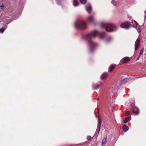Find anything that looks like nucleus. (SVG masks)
<instances>
[{
    "label": "nucleus",
    "mask_w": 146,
    "mask_h": 146,
    "mask_svg": "<svg viewBox=\"0 0 146 146\" xmlns=\"http://www.w3.org/2000/svg\"><path fill=\"white\" fill-rule=\"evenodd\" d=\"M98 35H99V37L100 39H103L105 38L106 34L105 32L100 33L97 30H95L82 36V37L84 39L88 41L89 50L90 52H94L99 46L98 43L94 42L91 40L92 38H94Z\"/></svg>",
    "instance_id": "f257e3e1"
},
{
    "label": "nucleus",
    "mask_w": 146,
    "mask_h": 146,
    "mask_svg": "<svg viewBox=\"0 0 146 146\" xmlns=\"http://www.w3.org/2000/svg\"><path fill=\"white\" fill-rule=\"evenodd\" d=\"M101 26L102 28H105L106 30L109 32H114L117 29V27L112 24L102 23L101 24Z\"/></svg>",
    "instance_id": "f03ea898"
},
{
    "label": "nucleus",
    "mask_w": 146,
    "mask_h": 146,
    "mask_svg": "<svg viewBox=\"0 0 146 146\" xmlns=\"http://www.w3.org/2000/svg\"><path fill=\"white\" fill-rule=\"evenodd\" d=\"M74 26L77 29H84L87 28L86 23L83 20H78L74 23Z\"/></svg>",
    "instance_id": "7ed1b4c3"
},
{
    "label": "nucleus",
    "mask_w": 146,
    "mask_h": 146,
    "mask_svg": "<svg viewBox=\"0 0 146 146\" xmlns=\"http://www.w3.org/2000/svg\"><path fill=\"white\" fill-rule=\"evenodd\" d=\"M120 27L121 28L128 29L130 27V23L128 21L122 22L121 24Z\"/></svg>",
    "instance_id": "20e7f679"
},
{
    "label": "nucleus",
    "mask_w": 146,
    "mask_h": 146,
    "mask_svg": "<svg viewBox=\"0 0 146 146\" xmlns=\"http://www.w3.org/2000/svg\"><path fill=\"white\" fill-rule=\"evenodd\" d=\"M87 12L90 13L92 11V7L91 5L90 4H87L85 6Z\"/></svg>",
    "instance_id": "39448f33"
},
{
    "label": "nucleus",
    "mask_w": 146,
    "mask_h": 146,
    "mask_svg": "<svg viewBox=\"0 0 146 146\" xmlns=\"http://www.w3.org/2000/svg\"><path fill=\"white\" fill-rule=\"evenodd\" d=\"M131 59V58H129L127 57H124L121 61L123 63H126L129 62Z\"/></svg>",
    "instance_id": "423d86ee"
},
{
    "label": "nucleus",
    "mask_w": 146,
    "mask_h": 146,
    "mask_svg": "<svg viewBox=\"0 0 146 146\" xmlns=\"http://www.w3.org/2000/svg\"><path fill=\"white\" fill-rule=\"evenodd\" d=\"M132 110L133 112L135 115H136L139 113V110L137 107H133Z\"/></svg>",
    "instance_id": "0eeeda50"
},
{
    "label": "nucleus",
    "mask_w": 146,
    "mask_h": 146,
    "mask_svg": "<svg viewBox=\"0 0 146 146\" xmlns=\"http://www.w3.org/2000/svg\"><path fill=\"white\" fill-rule=\"evenodd\" d=\"M88 19L89 22L92 23L93 24H94L95 20L92 16H89L88 17Z\"/></svg>",
    "instance_id": "6e6552de"
},
{
    "label": "nucleus",
    "mask_w": 146,
    "mask_h": 146,
    "mask_svg": "<svg viewBox=\"0 0 146 146\" xmlns=\"http://www.w3.org/2000/svg\"><path fill=\"white\" fill-rule=\"evenodd\" d=\"M139 42H140L138 38H137L135 42V51L136 50H137V49L139 47Z\"/></svg>",
    "instance_id": "1a4fd4ad"
},
{
    "label": "nucleus",
    "mask_w": 146,
    "mask_h": 146,
    "mask_svg": "<svg viewBox=\"0 0 146 146\" xmlns=\"http://www.w3.org/2000/svg\"><path fill=\"white\" fill-rule=\"evenodd\" d=\"M102 85V83H101L100 84H94L92 85V88L93 90H96L98 89L100 87V86Z\"/></svg>",
    "instance_id": "9d476101"
},
{
    "label": "nucleus",
    "mask_w": 146,
    "mask_h": 146,
    "mask_svg": "<svg viewBox=\"0 0 146 146\" xmlns=\"http://www.w3.org/2000/svg\"><path fill=\"white\" fill-rule=\"evenodd\" d=\"M98 131H99L101 127L102 123V121L101 119L99 117H98Z\"/></svg>",
    "instance_id": "9b49d317"
},
{
    "label": "nucleus",
    "mask_w": 146,
    "mask_h": 146,
    "mask_svg": "<svg viewBox=\"0 0 146 146\" xmlns=\"http://www.w3.org/2000/svg\"><path fill=\"white\" fill-rule=\"evenodd\" d=\"M112 40V37L111 36L109 37L104 42L106 44H107L110 42Z\"/></svg>",
    "instance_id": "f8f14e48"
},
{
    "label": "nucleus",
    "mask_w": 146,
    "mask_h": 146,
    "mask_svg": "<svg viewBox=\"0 0 146 146\" xmlns=\"http://www.w3.org/2000/svg\"><path fill=\"white\" fill-rule=\"evenodd\" d=\"M122 129L125 132H126L128 130L129 128L128 126H126V125H123Z\"/></svg>",
    "instance_id": "ddd939ff"
},
{
    "label": "nucleus",
    "mask_w": 146,
    "mask_h": 146,
    "mask_svg": "<svg viewBox=\"0 0 146 146\" xmlns=\"http://www.w3.org/2000/svg\"><path fill=\"white\" fill-rule=\"evenodd\" d=\"M107 75V72H105L103 73L101 76V79H103L105 78Z\"/></svg>",
    "instance_id": "4468645a"
},
{
    "label": "nucleus",
    "mask_w": 146,
    "mask_h": 146,
    "mask_svg": "<svg viewBox=\"0 0 146 146\" xmlns=\"http://www.w3.org/2000/svg\"><path fill=\"white\" fill-rule=\"evenodd\" d=\"M73 5L74 6H76L78 5L79 3L76 0H74L73 1Z\"/></svg>",
    "instance_id": "2eb2a0df"
},
{
    "label": "nucleus",
    "mask_w": 146,
    "mask_h": 146,
    "mask_svg": "<svg viewBox=\"0 0 146 146\" xmlns=\"http://www.w3.org/2000/svg\"><path fill=\"white\" fill-rule=\"evenodd\" d=\"M107 139L106 138H104L103 139L102 141V145H105L107 143Z\"/></svg>",
    "instance_id": "dca6fc26"
},
{
    "label": "nucleus",
    "mask_w": 146,
    "mask_h": 146,
    "mask_svg": "<svg viewBox=\"0 0 146 146\" xmlns=\"http://www.w3.org/2000/svg\"><path fill=\"white\" fill-rule=\"evenodd\" d=\"M133 27L136 28L137 27L138 25L137 23L135 21H133L132 22Z\"/></svg>",
    "instance_id": "f3484780"
},
{
    "label": "nucleus",
    "mask_w": 146,
    "mask_h": 146,
    "mask_svg": "<svg viewBox=\"0 0 146 146\" xmlns=\"http://www.w3.org/2000/svg\"><path fill=\"white\" fill-rule=\"evenodd\" d=\"M115 67V66L114 65H112L111 66L109 69V71L110 72H111L112 70L114 69Z\"/></svg>",
    "instance_id": "a211bd4d"
},
{
    "label": "nucleus",
    "mask_w": 146,
    "mask_h": 146,
    "mask_svg": "<svg viewBox=\"0 0 146 146\" xmlns=\"http://www.w3.org/2000/svg\"><path fill=\"white\" fill-rule=\"evenodd\" d=\"M131 117H126L124 121V122L125 123H127L128 121H130L131 120Z\"/></svg>",
    "instance_id": "6ab92c4d"
},
{
    "label": "nucleus",
    "mask_w": 146,
    "mask_h": 146,
    "mask_svg": "<svg viewBox=\"0 0 146 146\" xmlns=\"http://www.w3.org/2000/svg\"><path fill=\"white\" fill-rule=\"evenodd\" d=\"M111 3L114 5H115L117 4V2L114 0H113L111 1Z\"/></svg>",
    "instance_id": "aec40b11"
},
{
    "label": "nucleus",
    "mask_w": 146,
    "mask_h": 146,
    "mask_svg": "<svg viewBox=\"0 0 146 146\" xmlns=\"http://www.w3.org/2000/svg\"><path fill=\"white\" fill-rule=\"evenodd\" d=\"M144 50V49L143 48L142 49L140 50V52L139 54V56H141V55L143 54V53Z\"/></svg>",
    "instance_id": "412c9836"
},
{
    "label": "nucleus",
    "mask_w": 146,
    "mask_h": 146,
    "mask_svg": "<svg viewBox=\"0 0 146 146\" xmlns=\"http://www.w3.org/2000/svg\"><path fill=\"white\" fill-rule=\"evenodd\" d=\"M80 2L82 4H85L86 1L87 0H80Z\"/></svg>",
    "instance_id": "4be33fe9"
},
{
    "label": "nucleus",
    "mask_w": 146,
    "mask_h": 146,
    "mask_svg": "<svg viewBox=\"0 0 146 146\" xmlns=\"http://www.w3.org/2000/svg\"><path fill=\"white\" fill-rule=\"evenodd\" d=\"M5 30V29L4 28H2L0 29V33H3Z\"/></svg>",
    "instance_id": "5701e85b"
},
{
    "label": "nucleus",
    "mask_w": 146,
    "mask_h": 146,
    "mask_svg": "<svg viewBox=\"0 0 146 146\" xmlns=\"http://www.w3.org/2000/svg\"><path fill=\"white\" fill-rule=\"evenodd\" d=\"M136 30L139 33H140L141 32V30L139 28H138L136 29Z\"/></svg>",
    "instance_id": "b1692460"
},
{
    "label": "nucleus",
    "mask_w": 146,
    "mask_h": 146,
    "mask_svg": "<svg viewBox=\"0 0 146 146\" xmlns=\"http://www.w3.org/2000/svg\"><path fill=\"white\" fill-rule=\"evenodd\" d=\"M130 112L129 111H127L125 113L126 116H128L129 115Z\"/></svg>",
    "instance_id": "393cba45"
},
{
    "label": "nucleus",
    "mask_w": 146,
    "mask_h": 146,
    "mask_svg": "<svg viewBox=\"0 0 146 146\" xmlns=\"http://www.w3.org/2000/svg\"><path fill=\"white\" fill-rule=\"evenodd\" d=\"M91 138V137L90 136H88L87 137V139L88 140H89Z\"/></svg>",
    "instance_id": "a878e982"
},
{
    "label": "nucleus",
    "mask_w": 146,
    "mask_h": 146,
    "mask_svg": "<svg viewBox=\"0 0 146 146\" xmlns=\"http://www.w3.org/2000/svg\"><path fill=\"white\" fill-rule=\"evenodd\" d=\"M131 106L132 107V109H133V107H135V106L134 104L133 103L131 104Z\"/></svg>",
    "instance_id": "bb28decb"
},
{
    "label": "nucleus",
    "mask_w": 146,
    "mask_h": 146,
    "mask_svg": "<svg viewBox=\"0 0 146 146\" xmlns=\"http://www.w3.org/2000/svg\"><path fill=\"white\" fill-rule=\"evenodd\" d=\"M122 81L124 82H126L127 80L126 79H123L122 80Z\"/></svg>",
    "instance_id": "cd10ccee"
},
{
    "label": "nucleus",
    "mask_w": 146,
    "mask_h": 146,
    "mask_svg": "<svg viewBox=\"0 0 146 146\" xmlns=\"http://www.w3.org/2000/svg\"><path fill=\"white\" fill-rule=\"evenodd\" d=\"M140 56H139V55L137 57V60H138L139 59Z\"/></svg>",
    "instance_id": "c85d7f7f"
},
{
    "label": "nucleus",
    "mask_w": 146,
    "mask_h": 146,
    "mask_svg": "<svg viewBox=\"0 0 146 146\" xmlns=\"http://www.w3.org/2000/svg\"><path fill=\"white\" fill-rule=\"evenodd\" d=\"M123 132L122 131L121 132L120 134H123Z\"/></svg>",
    "instance_id": "c756f323"
},
{
    "label": "nucleus",
    "mask_w": 146,
    "mask_h": 146,
    "mask_svg": "<svg viewBox=\"0 0 146 146\" xmlns=\"http://www.w3.org/2000/svg\"><path fill=\"white\" fill-rule=\"evenodd\" d=\"M4 6V5L3 4H2V5H1V6L3 7Z\"/></svg>",
    "instance_id": "7c9ffc66"
},
{
    "label": "nucleus",
    "mask_w": 146,
    "mask_h": 146,
    "mask_svg": "<svg viewBox=\"0 0 146 146\" xmlns=\"http://www.w3.org/2000/svg\"><path fill=\"white\" fill-rule=\"evenodd\" d=\"M1 22L0 21V23Z\"/></svg>",
    "instance_id": "2f4dec72"
}]
</instances>
